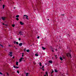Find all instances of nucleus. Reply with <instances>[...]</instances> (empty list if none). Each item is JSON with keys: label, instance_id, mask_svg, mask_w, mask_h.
Listing matches in <instances>:
<instances>
[{"label": "nucleus", "instance_id": "obj_1", "mask_svg": "<svg viewBox=\"0 0 76 76\" xmlns=\"http://www.w3.org/2000/svg\"><path fill=\"white\" fill-rule=\"evenodd\" d=\"M66 56L68 57H70V58H72V55L69 53H66Z\"/></svg>", "mask_w": 76, "mask_h": 76}, {"label": "nucleus", "instance_id": "obj_2", "mask_svg": "<svg viewBox=\"0 0 76 76\" xmlns=\"http://www.w3.org/2000/svg\"><path fill=\"white\" fill-rule=\"evenodd\" d=\"M23 16H26V19H27L28 20H29V19L28 18V15H23Z\"/></svg>", "mask_w": 76, "mask_h": 76}, {"label": "nucleus", "instance_id": "obj_3", "mask_svg": "<svg viewBox=\"0 0 76 76\" xmlns=\"http://www.w3.org/2000/svg\"><path fill=\"white\" fill-rule=\"evenodd\" d=\"M24 59V58H20V62H21L22 60H23Z\"/></svg>", "mask_w": 76, "mask_h": 76}, {"label": "nucleus", "instance_id": "obj_4", "mask_svg": "<svg viewBox=\"0 0 76 76\" xmlns=\"http://www.w3.org/2000/svg\"><path fill=\"white\" fill-rule=\"evenodd\" d=\"M1 19H2V20H5V19H6V17H3L1 18Z\"/></svg>", "mask_w": 76, "mask_h": 76}, {"label": "nucleus", "instance_id": "obj_5", "mask_svg": "<svg viewBox=\"0 0 76 76\" xmlns=\"http://www.w3.org/2000/svg\"><path fill=\"white\" fill-rule=\"evenodd\" d=\"M12 52H10L9 55L10 56H11V57H12Z\"/></svg>", "mask_w": 76, "mask_h": 76}, {"label": "nucleus", "instance_id": "obj_6", "mask_svg": "<svg viewBox=\"0 0 76 76\" xmlns=\"http://www.w3.org/2000/svg\"><path fill=\"white\" fill-rule=\"evenodd\" d=\"M19 34H20L21 35H22V34H23V32L22 31H20L19 33Z\"/></svg>", "mask_w": 76, "mask_h": 76}, {"label": "nucleus", "instance_id": "obj_7", "mask_svg": "<svg viewBox=\"0 0 76 76\" xmlns=\"http://www.w3.org/2000/svg\"><path fill=\"white\" fill-rule=\"evenodd\" d=\"M20 25H23V23L22 21H20Z\"/></svg>", "mask_w": 76, "mask_h": 76}, {"label": "nucleus", "instance_id": "obj_8", "mask_svg": "<svg viewBox=\"0 0 76 76\" xmlns=\"http://www.w3.org/2000/svg\"><path fill=\"white\" fill-rule=\"evenodd\" d=\"M42 50H45V49H46V48H45L43 47H42Z\"/></svg>", "mask_w": 76, "mask_h": 76}, {"label": "nucleus", "instance_id": "obj_9", "mask_svg": "<svg viewBox=\"0 0 76 76\" xmlns=\"http://www.w3.org/2000/svg\"><path fill=\"white\" fill-rule=\"evenodd\" d=\"M19 46H22V43H21L19 44Z\"/></svg>", "mask_w": 76, "mask_h": 76}, {"label": "nucleus", "instance_id": "obj_10", "mask_svg": "<svg viewBox=\"0 0 76 76\" xmlns=\"http://www.w3.org/2000/svg\"><path fill=\"white\" fill-rule=\"evenodd\" d=\"M59 58L60 60H61V61H62L63 59V58L62 57H60Z\"/></svg>", "mask_w": 76, "mask_h": 76}, {"label": "nucleus", "instance_id": "obj_11", "mask_svg": "<svg viewBox=\"0 0 76 76\" xmlns=\"http://www.w3.org/2000/svg\"><path fill=\"white\" fill-rule=\"evenodd\" d=\"M28 75H29V73H26V76H28Z\"/></svg>", "mask_w": 76, "mask_h": 76}, {"label": "nucleus", "instance_id": "obj_12", "mask_svg": "<svg viewBox=\"0 0 76 76\" xmlns=\"http://www.w3.org/2000/svg\"><path fill=\"white\" fill-rule=\"evenodd\" d=\"M18 63H19V62H16V65L17 66H18Z\"/></svg>", "mask_w": 76, "mask_h": 76}, {"label": "nucleus", "instance_id": "obj_13", "mask_svg": "<svg viewBox=\"0 0 76 76\" xmlns=\"http://www.w3.org/2000/svg\"><path fill=\"white\" fill-rule=\"evenodd\" d=\"M55 72H56V73L58 72V71L56 69H55Z\"/></svg>", "mask_w": 76, "mask_h": 76}, {"label": "nucleus", "instance_id": "obj_14", "mask_svg": "<svg viewBox=\"0 0 76 76\" xmlns=\"http://www.w3.org/2000/svg\"><path fill=\"white\" fill-rule=\"evenodd\" d=\"M49 63H53V61H49Z\"/></svg>", "mask_w": 76, "mask_h": 76}, {"label": "nucleus", "instance_id": "obj_15", "mask_svg": "<svg viewBox=\"0 0 76 76\" xmlns=\"http://www.w3.org/2000/svg\"><path fill=\"white\" fill-rule=\"evenodd\" d=\"M39 65L40 66H42V64H41V63L40 62Z\"/></svg>", "mask_w": 76, "mask_h": 76}, {"label": "nucleus", "instance_id": "obj_16", "mask_svg": "<svg viewBox=\"0 0 76 76\" xmlns=\"http://www.w3.org/2000/svg\"><path fill=\"white\" fill-rule=\"evenodd\" d=\"M19 15H18L16 16V18H19Z\"/></svg>", "mask_w": 76, "mask_h": 76}, {"label": "nucleus", "instance_id": "obj_17", "mask_svg": "<svg viewBox=\"0 0 76 76\" xmlns=\"http://www.w3.org/2000/svg\"><path fill=\"white\" fill-rule=\"evenodd\" d=\"M24 54V53H22V57H23L24 56V55H23Z\"/></svg>", "mask_w": 76, "mask_h": 76}, {"label": "nucleus", "instance_id": "obj_18", "mask_svg": "<svg viewBox=\"0 0 76 76\" xmlns=\"http://www.w3.org/2000/svg\"><path fill=\"white\" fill-rule=\"evenodd\" d=\"M45 74L47 75V76H48V72L47 71L45 72Z\"/></svg>", "mask_w": 76, "mask_h": 76}, {"label": "nucleus", "instance_id": "obj_19", "mask_svg": "<svg viewBox=\"0 0 76 76\" xmlns=\"http://www.w3.org/2000/svg\"><path fill=\"white\" fill-rule=\"evenodd\" d=\"M26 51L27 52H29L30 51L29 50H26Z\"/></svg>", "mask_w": 76, "mask_h": 76}, {"label": "nucleus", "instance_id": "obj_20", "mask_svg": "<svg viewBox=\"0 0 76 76\" xmlns=\"http://www.w3.org/2000/svg\"><path fill=\"white\" fill-rule=\"evenodd\" d=\"M12 27H15V24H12Z\"/></svg>", "mask_w": 76, "mask_h": 76}, {"label": "nucleus", "instance_id": "obj_21", "mask_svg": "<svg viewBox=\"0 0 76 76\" xmlns=\"http://www.w3.org/2000/svg\"><path fill=\"white\" fill-rule=\"evenodd\" d=\"M4 7H5V6L4 5H3V9H4Z\"/></svg>", "mask_w": 76, "mask_h": 76}, {"label": "nucleus", "instance_id": "obj_22", "mask_svg": "<svg viewBox=\"0 0 76 76\" xmlns=\"http://www.w3.org/2000/svg\"><path fill=\"white\" fill-rule=\"evenodd\" d=\"M16 41H14V43L15 44H16Z\"/></svg>", "mask_w": 76, "mask_h": 76}, {"label": "nucleus", "instance_id": "obj_23", "mask_svg": "<svg viewBox=\"0 0 76 76\" xmlns=\"http://www.w3.org/2000/svg\"><path fill=\"white\" fill-rule=\"evenodd\" d=\"M35 56H38V54H35Z\"/></svg>", "mask_w": 76, "mask_h": 76}, {"label": "nucleus", "instance_id": "obj_24", "mask_svg": "<svg viewBox=\"0 0 76 76\" xmlns=\"http://www.w3.org/2000/svg\"><path fill=\"white\" fill-rule=\"evenodd\" d=\"M16 20H19V18H16Z\"/></svg>", "mask_w": 76, "mask_h": 76}, {"label": "nucleus", "instance_id": "obj_25", "mask_svg": "<svg viewBox=\"0 0 76 76\" xmlns=\"http://www.w3.org/2000/svg\"><path fill=\"white\" fill-rule=\"evenodd\" d=\"M24 52H25V51H26V48L24 49Z\"/></svg>", "mask_w": 76, "mask_h": 76}, {"label": "nucleus", "instance_id": "obj_26", "mask_svg": "<svg viewBox=\"0 0 76 76\" xmlns=\"http://www.w3.org/2000/svg\"><path fill=\"white\" fill-rule=\"evenodd\" d=\"M0 75H3V73H2L0 72Z\"/></svg>", "mask_w": 76, "mask_h": 76}, {"label": "nucleus", "instance_id": "obj_27", "mask_svg": "<svg viewBox=\"0 0 76 76\" xmlns=\"http://www.w3.org/2000/svg\"><path fill=\"white\" fill-rule=\"evenodd\" d=\"M16 44L18 45L19 44V43H18V42H16Z\"/></svg>", "mask_w": 76, "mask_h": 76}, {"label": "nucleus", "instance_id": "obj_28", "mask_svg": "<svg viewBox=\"0 0 76 76\" xmlns=\"http://www.w3.org/2000/svg\"><path fill=\"white\" fill-rule=\"evenodd\" d=\"M15 68H16L17 69H18V68H19V67H18V66H16L15 67Z\"/></svg>", "mask_w": 76, "mask_h": 76}, {"label": "nucleus", "instance_id": "obj_29", "mask_svg": "<svg viewBox=\"0 0 76 76\" xmlns=\"http://www.w3.org/2000/svg\"><path fill=\"white\" fill-rule=\"evenodd\" d=\"M57 55H56L55 56V58H57Z\"/></svg>", "mask_w": 76, "mask_h": 76}, {"label": "nucleus", "instance_id": "obj_30", "mask_svg": "<svg viewBox=\"0 0 76 76\" xmlns=\"http://www.w3.org/2000/svg\"><path fill=\"white\" fill-rule=\"evenodd\" d=\"M37 38H38V39H39V36H38L37 37Z\"/></svg>", "mask_w": 76, "mask_h": 76}, {"label": "nucleus", "instance_id": "obj_31", "mask_svg": "<svg viewBox=\"0 0 76 76\" xmlns=\"http://www.w3.org/2000/svg\"><path fill=\"white\" fill-rule=\"evenodd\" d=\"M17 72L18 73H19V71H17Z\"/></svg>", "mask_w": 76, "mask_h": 76}, {"label": "nucleus", "instance_id": "obj_32", "mask_svg": "<svg viewBox=\"0 0 76 76\" xmlns=\"http://www.w3.org/2000/svg\"><path fill=\"white\" fill-rule=\"evenodd\" d=\"M18 40H19V41H20V40H21V39H20V38H19Z\"/></svg>", "mask_w": 76, "mask_h": 76}, {"label": "nucleus", "instance_id": "obj_33", "mask_svg": "<svg viewBox=\"0 0 76 76\" xmlns=\"http://www.w3.org/2000/svg\"><path fill=\"white\" fill-rule=\"evenodd\" d=\"M54 72V71H53L51 72V73H53Z\"/></svg>", "mask_w": 76, "mask_h": 76}, {"label": "nucleus", "instance_id": "obj_34", "mask_svg": "<svg viewBox=\"0 0 76 76\" xmlns=\"http://www.w3.org/2000/svg\"><path fill=\"white\" fill-rule=\"evenodd\" d=\"M44 66H42V69H43V68H44Z\"/></svg>", "mask_w": 76, "mask_h": 76}, {"label": "nucleus", "instance_id": "obj_35", "mask_svg": "<svg viewBox=\"0 0 76 76\" xmlns=\"http://www.w3.org/2000/svg\"><path fill=\"white\" fill-rule=\"evenodd\" d=\"M0 46H1V47H4L3 45H0Z\"/></svg>", "mask_w": 76, "mask_h": 76}, {"label": "nucleus", "instance_id": "obj_36", "mask_svg": "<svg viewBox=\"0 0 76 76\" xmlns=\"http://www.w3.org/2000/svg\"><path fill=\"white\" fill-rule=\"evenodd\" d=\"M13 67H14V68H16V66H13Z\"/></svg>", "mask_w": 76, "mask_h": 76}, {"label": "nucleus", "instance_id": "obj_37", "mask_svg": "<svg viewBox=\"0 0 76 76\" xmlns=\"http://www.w3.org/2000/svg\"><path fill=\"white\" fill-rule=\"evenodd\" d=\"M62 15L63 16H64V14H63L62 15Z\"/></svg>", "mask_w": 76, "mask_h": 76}, {"label": "nucleus", "instance_id": "obj_38", "mask_svg": "<svg viewBox=\"0 0 76 76\" xmlns=\"http://www.w3.org/2000/svg\"><path fill=\"white\" fill-rule=\"evenodd\" d=\"M52 52H54V50H52Z\"/></svg>", "mask_w": 76, "mask_h": 76}, {"label": "nucleus", "instance_id": "obj_39", "mask_svg": "<svg viewBox=\"0 0 76 76\" xmlns=\"http://www.w3.org/2000/svg\"><path fill=\"white\" fill-rule=\"evenodd\" d=\"M42 70H43V71H44V69H42Z\"/></svg>", "mask_w": 76, "mask_h": 76}, {"label": "nucleus", "instance_id": "obj_40", "mask_svg": "<svg viewBox=\"0 0 76 76\" xmlns=\"http://www.w3.org/2000/svg\"><path fill=\"white\" fill-rule=\"evenodd\" d=\"M23 19H24L25 18V17H23Z\"/></svg>", "mask_w": 76, "mask_h": 76}, {"label": "nucleus", "instance_id": "obj_41", "mask_svg": "<svg viewBox=\"0 0 76 76\" xmlns=\"http://www.w3.org/2000/svg\"><path fill=\"white\" fill-rule=\"evenodd\" d=\"M7 75H9V74H8V73H7Z\"/></svg>", "mask_w": 76, "mask_h": 76}, {"label": "nucleus", "instance_id": "obj_42", "mask_svg": "<svg viewBox=\"0 0 76 76\" xmlns=\"http://www.w3.org/2000/svg\"><path fill=\"white\" fill-rule=\"evenodd\" d=\"M2 24H3V25H5L4 24V23H3Z\"/></svg>", "mask_w": 76, "mask_h": 76}, {"label": "nucleus", "instance_id": "obj_43", "mask_svg": "<svg viewBox=\"0 0 76 76\" xmlns=\"http://www.w3.org/2000/svg\"><path fill=\"white\" fill-rule=\"evenodd\" d=\"M44 76H46V75H45Z\"/></svg>", "mask_w": 76, "mask_h": 76}, {"label": "nucleus", "instance_id": "obj_44", "mask_svg": "<svg viewBox=\"0 0 76 76\" xmlns=\"http://www.w3.org/2000/svg\"><path fill=\"white\" fill-rule=\"evenodd\" d=\"M9 47H10V45H9Z\"/></svg>", "mask_w": 76, "mask_h": 76}, {"label": "nucleus", "instance_id": "obj_45", "mask_svg": "<svg viewBox=\"0 0 76 76\" xmlns=\"http://www.w3.org/2000/svg\"><path fill=\"white\" fill-rule=\"evenodd\" d=\"M15 8H16V7H14V9H15Z\"/></svg>", "mask_w": 76, "mask_h": 76}, {"label": "nucleus", "instance_id": "obj_46", "mask_svg": "<svg viewBox=\"0 0 76 76\" xmlns=\"http://www.w3.org/2000/svg\"><path fill=\"white\" fill-rule=\"evenodd\" d=\"M48 20H49V19H48Z\"/></svg>", "mask_w": 76, "mask_h": 76}, {"label": "nucleus", "instance_id": "obj_47", "mask_svg": "<svg viewBox=\"0 0 76 76\" xmlns=\"http://www.w3.org/2000/svg\"><path fill=\"white\" fill-rule=\"evenodd\" d=\"M57 49H56V50L57 51Z\"/></svg>", "mask_w": 76, "mask_h": 76}, {"label": "nucleus", "instance_id": "obj_48", "mask_svg": "<svg viewBox=\"0 0 76 76\" xmlns=\"http://www.w3.org/2000/svg\"><path fill=\"white\" fill-rule=\"evenodd\" d=\"M14 57H13V58H14Z\"/></svg>", "mask_w": 76, "mask_h": 76}, {"label": "nucleus", "instance_id": "obj_49", "mask_svg": "<svg viewBox=\"0 0 76 76\" xmlns=\"http://www.w3.org/2000/svg\"><path fill=\"white\" fill-rule=\"evenodd\" d=\"M4 25H6V24H5Z\"/></svg>", "mask_w": 76, "mask_h": 76}, {"label": "nucleus", "instance_id": "obj_50", "mask_svg": "<svg viewBox=\"0 0 76 76\" xmlns=\"http://www.w3.org/2000/svg\"><path fill=\"white\" fill-rule=\"evenodd\" d=\"M46 64V65H47V64Z\"/></svg>", "mask_w": 76, "mask_h": 76}, {"label": "nucleus", "instance_id": "obj_51", "mask_svg": "<svg viewBox=\"0 0 76 76\" xmlns=\"http://www.w3.org/2000/svg\"><path fill=\"white\" fill-rule=\"evenodd\" d=\"M63 58H64V57H63Z\"/></svg>", "mask_w": 76, "mask_h": 76}, {"label": "nucleus", "instance_id": "obj_52", "mask_svg": "<svg viewBox=\"0 0 76 76\" xmlns=\"http://www.w3.org/2000/svg\"><path fill=\"white\" fill-rule=\"evenodd\" d=\"M52 71H53V69H52Z\"/></svg>", "mask_w": 76, "mask_h": 76}, {"label": "nucleus", "instance_id": "obj_53", "mask_svg": "<svg viewBox=\"0 0 76 76\" xmlns=\"http://www.w3.org/2000/svg\"><path fill=\"white\" fill-rule=\"evenodd\" d=\"M0 1H1V0H0Z\"/></svg>", "mask_w": 76, "mask_h": 76}, {"label": "nucleus", "instance_id": "obj_54", "mask_svg": "<svg viewBox=\"0 0 76 76\" xmlns=\"http://www.w3.org/2000/svg\"><path fill=\"white\" fill-rule=\"evenodd\" d=\"M14 47H15V46H14Z\"/></svg>", "mask_w": 76, "mask_h": 76}, {"label": "nucleus", "instance_id": "obj_55", "mask_svg": "<svg viewBox=\"0 0 76 76\" xmlns=\"http://www.w3.org/2000/svg\"><path fill=\"white\" fill-rule=\"evenodd\" d=\"M31 46H32V45H31Z\"/></svg>", "mask_w": 76, "mask_h": 76}, {"label": "nucleus", "instance_id": "obj_56", "mask_svg": "<svg viewBox=\"0 0 76 76\" xmlns=\"http://www.w3.org/2000/svg\"><path fill=\"white\" fill-rule=\"evenodd\" d=\"M41 69H42V68H41Z\"/></svg>", "mask_w": 76, "mask_h": 76}, {"label": "nucleus", "instance_id": "obj_57", "mask_svg": "<svg viewBox=\"0 0 76 76\" xmlns=\"http://www.w3.org/2000/svg\"><path fill=\"white\" fill-rule=\"evenodd\" d=\"M0 45H1L0 44Z\"/></svg>", "mask_w": 76, "mask_h": 76}, {"label": "nucleus", "instance_id": "obj_58", "mask_svg": "<svg viewBox=\"0 0 76 76\" xmlns=\"http://www.w3.org/2000/svg\"><path fill=\"white\" fill-rule=\"evenodd\" d=\"M60 37H61V36H60Z\"/></svg>", "mask_w": 76, "mask_h": 76}, {"label": "nucleus", "instance_id": "obj_59", "mask_svg": "<svg viewBox=\"0 0 76 76\" xmlns=\"http://www.w3.org/2000/svg\"><path fill=\"white\" fill-rule=\"evenodd\" d=\"M16 49H17V48H16Z\"/></svg>", "mask_w": 76, "mask_h": 76}]
</instances>
